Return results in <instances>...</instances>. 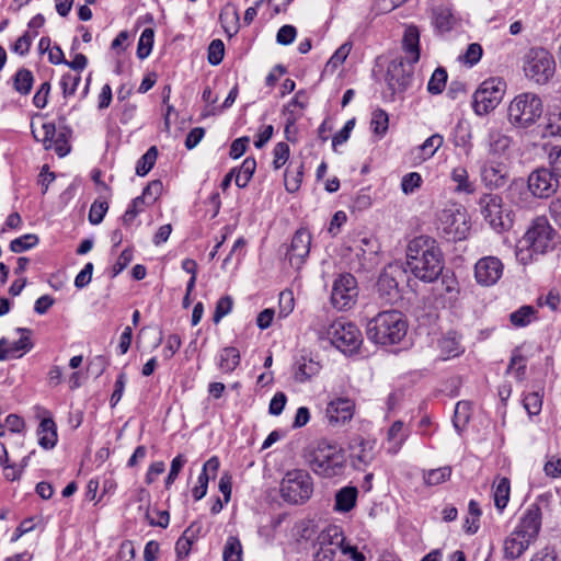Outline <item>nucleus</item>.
Returning a JSON list of instances; mask_svg holds the SVG:
<instances>
[{
	"instance_id": "obj_1",
	"label": "nucleus",
	"mask_w": 561,
	"mask_h": 561,
	"mask_svg": "<svg viewBox=\"0 0 561 561\" xmlns=\"http://www.w3.org/2000/svg\"><path fill=\"white\" fill-rule=\"evenodd\" d=\"M407 265L411 273L423 282H434L444 268V257L435 239L420 236L407 248Z\"/></svg>"
},
{
	"instance_id": "obj_2",
	"label": "nucleus",
	"mask_w": 561,
	"mask_h": 561,
	"mask_svg": "<svg viewBox=\"0 0 561 561\" xmlns=\"http://www.w3.org/2000/svg\"><path fill=\"white\" fill-rule=\"evenodd\" d=\"M556 245V232L543 217L536 218L516 244V257L523 264L535 254H543Z\"/></svg>"
},
{
	"instance_id": "obj_3",
	"label": "nucleus",
	"mask_w": 561,
	"mask_h": 561,
	"mask_svg": "<svg viewBox=\"0 0 561 561\" xmlns=\"http://www.w3.org/2000/svg\"><path fill=\"white\" fill-rule=\"evenodd\" d=\"M541 527V511L538 505H530L520 523L504 541V554L512 560L519 558L538 537Z\"/></svg>"
},
{
	"instance_id": "obj_4",
	"label": "nucleus",
	"mask_w": 561,
	"mask_h": 561,
	"mask_svg": "<svg viewBox=\"0 0 561 561\" xmlns=\"http://www.w3.org/2000/svg\"><path fill=\"white\" fill-rule=\"evenodd\" d=\"M407 332L408 322L397 310L378 313L367 328L368 337L380 345L398 344L405 337Z\"/></svg>"
},
{
	"instance_id": "obj_5",
	"label": "nucleus",
	"mask_w": 561,
	"mask_h": 561,
	"mask_svg": "<svg viewBox=\"0 0 561 561\" xmlns=\"http://www.w3.org/2000/svg\"><path fill=\"white\" fill-rule=\"evenodd\" d=\"M307 462L314 473L332 478L342 472L345 457L342 448L337 445L322 440L309 451Z\"/></svg>"
},
{
	"instance_id": "obj_6",
	"label": "nucleus",
	"mask_w": 561,
	"mask_h": 561,
	"mask_svg": "<svg viewBox=\"0 0 561 561\" xmlns=\"http://www.w3.org/2000/svg\"><path fill=\"white\" fill-rule=\"evenodd\" d=\"M541 99L530 92L516 95L507 108L508 122L516 128L531 127L542 115Z\"/></svg>"
},
{
	"instance_id": "obj_7",
	"label": "nucleus",
	"mask_w": 561,
	"mask_h": 561,
	"mask_svg": "<svg viewBox=\"0 0 561 561\" xmlns=\"http://www.w3.org/2000/svg\"><path fill=\"white\" fill-rule=\"evenodd\" d=\"M313 493L311 476L301 469L288 471L280 483L282 497L291 504H302Z\"/></svg>"
},
{
	"instance_id": "obj_8",
	"label": "nucleus",
	"mask_w": 561,
	"mask_h": 561,
	"mask_svg": "<svg viewBox=\"0 0 561 561\" xmlns=\"http://www.w3.org/2000/svg\"><path fill=\"white\" fill-rule=\"evenodd\" d=\"M323 334L333 346L344 354L356 352L363 341L358 328L345 319H337L332 322Z\"/></svg>"
},
{
	"instance_id": "obj_9",
	"label": "nucleus",
	"mask_w": 561,
	"mask_h": 561,
	"mask_svg": "<svg viewBox=\"0 0 561 561\" xmlns=\"http://www.w3.org/2000/svg\"><path fill=\"white\" fill-rule=\"evenodd\" d=\"M525 76L538 84L547 83L556 72V62L545 48H531L524 57Z\"/></svg>"
},
{
	"instance_id": "obj_10",
	"label": "nucleus",
	"mask_w": 561,
	"mask_h": 561,
	"mask_svg": "<svg viewBox=\"0 0 561 561\" xmlns=\"http://www.w3.org/2000/svg\"><path fill=\"white\" fill-rule=\"evenodd\" d=\"M506 83L501 78L484 80L473 93L472 108L477 115L492 112L502 101Z\"/></svg>"
},
{
	"instance_id": "obj_11",
	"label": "nucleus",
	"mask_w": 561,
	"mask_h": 561,
	"mask_svg": "<svg viewBox=\"0 0 561 561\" xmlns=\"http://www.w3.org/2000/svg\"><path fill=\"white\" fill-rule=\"evenodd\" d=\"M481 214L485 221L495 230H507L513 225V214L505 207L503 198L497 194H484L479 199Z\"/></svg>"
},
{
	"instance_id": "obj_12",
	"label": "nucleus",
	"mask_w": 561,
	"mask_h": 561,
	"mask_svg": "<svg viewBox=\"0 0 561 561\" xmlns=\"http://www.w3.org/2000/svg\"><path fill=\"white\" fill-rule=\"evenodd\" d=\"M345 537L337 525H328L317 536L314 561H334L337 551L342 552Z\"/></svg>"
},
{
	"instance_id": "obj_13",
	"label": "nucleus",
	"mask_w": 561,
	"mask_h": 561,
	"mask_svg": "<svg viewBox=\"0 0 561 561\" xmlns=\"http://www.w3.org/2000/svg\"><path fill=\"white\" fill-rule=\"evenodd\" d=\"M438 229L453 240H461L466 238L469 230L466 213L456 205L444 208L437 217Z\"/></svg>"
},
{
	"instance_id": "obj_14",
	"label": "nucleus",
	"mask_w": 561,
	"mask_h": 561,
	"mask_svg": "<svg viewBox=\"0 0 561 561\" xmlns=\"http://www.w3.org/2000/svg\"><path fill=\"white\" fill-rule=\"evenodd\" d=\"M358 295L356 278L350 274H341L334 280L331 302L339 310L350 309L356 301Z\"/></svg>"
},
{
	"instance_id": "obj_15",
	"label": "nucleus",
	"mask_w": 561,
	"mask_h": 561,
	"mask_svg": "<svg viewBox=\"0 0 561 561\" xmlns=\"http://www.w3.org/2000/svg\"><path fill=\"white\" fill-rule=\"evenodd\" d=\"M559 181L554 172L548 168H538L528 176V188L539 198H548L558 190Z\"/></svg>"
},
{
	"instance_id": "obj_16",
	"label": "nucleus",
	"mask_w": 561,
	"mask_h": 561,
	"mask_svg": "<svg viewBox=\"0 0 561 561\" xmlns=\"http://www.w3.org/2000/svg\"><path fill=\"white\" fill-rule=\"evenodd\" d=\"M310 245V232L305 228L298 229L291 239V243L287 252V257L291 266H295L296 268L301 267L309 255Z\"/></svg>"
},
{
	"instance_id": "obj_17",
	"label": "nucleus",
	"mask_w": 561,
	"mask_h": 561,
	"mask_svg": "<svg viewBox=\"0 0 561 561\" xmlns=\"http://www.w3.org/2000/svg\"><path fill=\"white\" fill-rule=\"evenodd\" d=\"M502 273L503 264L495 256L482 257L474 266L476 279L483 286L494 285L501 278Z\"/></svg>"
},
{
	"instance_id": "obj_18",
	"label": "nucleus",
	"mask_w": 561,
	"mask_h": 561,
	"mask_svg": "<svg viewBox=\"0 0 561 561\" xmlns=\"http://www.w3.org/2000/svg\"><path fill=\"white\" fill-rule=\"evenodd\" d=\"M412 65L409 67L403 60H393L390 62L387 70V82L392 93L403 92L412 81Z\"/></svg>"
},
{
	"instance_id": "obj_19",
	"label": "nucleus",
	"mask_w": 561,
	"mask_h": 561,
	"mask_svg": "<svg viewBox=\"0 0 561 561\" xmlns=\"http://www.w3.org/2000/svg\"><path fill=\"white\" fill-rule=\"evenodd\" d=\"M377 293L385 304H392L399 299V287L392 267L385 270L377 282Z\"/></svg>"
},
{
	"instance_id": "obj_20",
	"label": "nucleus",
	"mask_w": 561,
	"mask_h": 561,
	"mask_svg": "<svg viewBox=\"0 0 561 561\" xmlns=\"http://www.w3.org/2000/svg\"><path fill=\"white\" fill-rule=\"evenodd\" d=\"M351 457L356 468L367 466L374 459V442L354 437L350 443Z\"/></svg>"
},
{
	"instance_id": "obj_21",
	"label": "nucleus",
	"mask_w": 561,
	"mask_h": 561,
	"mask_svg": "<svg viewBox=\"0 0 561 561\" xmlns=\"http://www.w3.org/2000/svg\"><path fill=\"white\" fill-rule=\"evenodd\" d=\"M354 403L350 399L340 398L331 401L327 408V416L331 424H344L353 417Z\"/></svg>"
},
{
	"instance_id": "obj_22",
	"label": "nucleus",
	"mask_w": 561,
	"mask_h": 561,
	"mask_svg": "<svg viewBox=\"0 0 561 561\" xmlns=\"http://www.w3.org/2000/svg\"><path fill=\"white\" fill-rule=\"evenodd\" d=\"M321 365L307 354H301L294 364V378L297 382H305L319 374Z\"/></svg>"
},
{
	"instance_id": "obj_23",
	"label": "nucleus",
	"mask_w": 561,
	"mask_h": 561,
	"mask_svg": "<svg viewBox=\"0 0 561 561\" xmlns=\"http://www.w3.org/2000/svg\"><path fill=\"white\" fill-rule=\"evenodd\" d=\"M402 46L408 55V62L415 64L420 59V31L415 25H410L405 28Z\"/></svg>"
},
{
	"instance_id": "obj_24",
	"label": "nucleus",
	"mask_w": 561,
	"mask_h": 561,
	"mask_svg": "<svg viewBox=\"0 0 561 561\" xmlns=\"http://www.w3.org/2000/svg\"><path fill=\"white\" fill-rule=\"evenodd\" d=\"M481 179L486 186L502 187L506 183V169L503 164L486 163L481 169Z\"/></svg>"
},
{
	"instance_id": "obj_25",
	"label": "nucleus",
	"mask_w": 561,
	"mask_h": 561,
	"mask_svg": "<svg viewBox=\"0 0 561 561\" xmlns=\"http://www.w3.org/2000/svg\"><path fill=\"white\" fill-rule=\"evenodd\" d=\"M38 444L45 449H51L57 443V428L54 420L44 417L38 426Z\"/></svg>"
},
{
	"instance_id": "obj_26",
	"label": "nucleus",
	"mask_w": 561,
	"mask_h": 561,
	"mask_svg": "<svg viewBox=\"0 0 561 561\" xmlns=\"http://www.w3.org/2000/svg\"><path fill=\"white\" fill-rule=\"evenodd\" d=\"M358 490L355 486H344L335 494L334 511L347 513L356 505Z\"/></svg>"
},
{
	"instance_id": "obj_27",
	"label": "nucleus",
	"mask_w": 561,
	"mask_h": 561,
	"mask_svg": "<svg viewBox=\"0 0 561 561\" xmlns=\"http://www.w3.org/2000/svg\"><path fill=\"white\" fill-rule=\"evenodd\" d=\"M432 19L435 28L440 32H449L456 24V19L451 10L447 7L439 5L432 10Z\"/></svg>"
},
{
	"instance_id": "obj_28",
	"label": "nucleus",
	"mask_w": 561,
	"mask_h": 561,
	"mask_svg": "<svg viewBox=\"0 0 561 561\" xmlns=\"http://www.w3.org/2000/svg\"><path fill=\"white\" fill-rule=\"evenodd\" d=\"M538 319V311L533 306H522L510 314V322L515 328H524Z\"/></svg>"
},
{
	"instance_id": "obj_29",
	"label": "nucleus",
	"mask_w": 561,
	"mask_h": 561,
	"mask_svg": "<svg viewBox=\"0 0 561 561\" xmlns=\"http://www.w3.org/2000/svg\"><path fill=\"white\" fill-rule=\"evenodd\" d=\"M444 138L440 134H434L428 137L421 146L416 148L417 159L425 161L432 158L443 146Z\"/></svg>"
},
{
	"instance_id": "obj_30",
	"label": "nucleus",
	"mask_w": 561,
	"mask_h": 561,
	"mask_svg": "<svg viewBox=\"0 0 561 561\" xmlns=\"http://www.w3.org/2000/svg\"><path fill=\"white\" fill-rule=\"evenodd\" d=\"M304 175V165L297 164L294 165L293 163L289 164V167L285 171L284 175V184L285 188L289 193H295L299 190L301 181Z\"/></svg>"
},
{
	"instance_id": "obj_31",
	"label": "nucleus",
	"mask_w": 561,
	"mask_h": 561,
	"mask_svg": "<svg viewBox=\"0 0 561 561\" xmlns=\"http://www.w3.org/2000/svg\"><path fill=\"white\" fill-rule=\"evenodd\" d=\"M32 134L37 141L43 142L46 150H50L56 135V126L53 123H43L38 127L32 125Z\"/></svg>"
},
{
	"instance_id": "obj_32",
	"label": "nucleus",
	"mask_w": 561,
	"mask_h": 561,
	"mask_svg": "<svg viewBox=\"0 0 561 561\" xmlns=\"http://www.w3.org/2000/svg\"><path fill=\"white\" fill-rule=\"evenodd\" d=\"M240 364V352L233 347L228 346L225 347L219 357V368L224 373L233 371Z\"/></svg>"
},
{
	"instance_id": "obj_33",
	"label": "nucleus",
	"mask_w": 561,
	"mask_h": 561,
	"mask_svg": "<svg viewBox=\"0 0 561 561\" xmlns=\"http://www.w3.org/2000/svg\"><path fill=\"white\" fill-rule=\"evenodd\" d=\"M438 345L445 359L458 356L462 352L459 339L454 332H449L443 336Z\"/></svg>"
},
{
	"instance_id": "obj_34",
	"label": "nucleus",
	"mask_w": 561,
	"mask_h": 561,
	"mask_svg": "<svg viewBox=\"0 0 561 561\" xmlns=\"http://www.w3.org/2000/svg\"><path fill=\"white\" fill-rule=\"evenodd\" d=\"M256 169V161L254 158L248 157L241 164L240 168H237L236 174V185L240 188L245 187L250 180L252 179Z\"/></svg>"
},
{
	"instance_id": "obj_35",
	"label": "nucleus",
	"mask_w": 561,
	"mask_h": 561,
	"mask_svg": "<svg viewBox=\"0 0 561 561\" xmlns=\"http://www.w3.org/2000/svg\"><path fill=\"white\" fill-rule=\"evenodd\" d=\"M511 483L507 478H500L494 489V504L499 511H503L510 500Z\"/></svg>"
},
{
	"instance_id": "obj_36",
	"label": "nucleus",
	"mask_w": 561,
	"mask_h": 561,
	"mask_svg": "<svg viewBox=\"0 0 561 561\" xmlns=\"http://www.w3.org/2000/svg\"><path fill=\"white\" fill-rule=\"evenodd\" d=\"M451 180L457 184L456 192H462L468 194L473 193L474 186L469 181V175L465 168H455L451 172Z\"/></svg>"
},
{
	"instance_id": "obj_37",
	"label": "nucleus",
	"mask_w": 561,
	"mask_h": 561,
	"mask_svg": "<svg viewBox=\"0 0 561 561\" xmlns=\"http://www.w3.org/2000/svg\"><path fill=\"white\" fill-rule=\"evenodd\" d=\"M154 32L152 28L147 27L142 31L137 46V57L139 59L147 58L153 46Z\"/></svg>"
},
{
	"instance_id": "obj_38",
	"label": "nucleus",
	"mask_w": 561,
	"mask_h": 561,
	"mask_svg": "<svg viewBox=\"0 0 561 561\" xmlns=\"http://www.w3.org/2000/svg\"><path fill=\"white\" fill-rule=\"evenodd\" d=\"M146 205H148V203L146 202L145 197L138 196L134 198L123 215V225L127 227L130 226L135 218L145 210Z\"/></svg>"
},
{
	"instance_id": "obj_39",
	"label": "nucleus",
	"mask_w": 561,
	"mask_h": 561,
	"mask_svg": "<svg viewBox=\"0 0 561 561\" xmlns=\"http://www.w3.org/2000/svg\"><path fill=\"white\" fill-rule=\"evenodd\" d=\"M14 88L21 94H27L33 85V75L27 69H20L14 76Z\"/></svg>"
},
{
	"instance_id": "obj_40",
	"label": "nucleus",
	"mask_w": 561,
	"mask_h": 561,
	"mask_svg": "<svg viewBox=\"0 0 561 561\" xmlns=\"http://www.w3.org/2000/svg\"><path fill=\"white\" fill-rule=\"evenodd\" d=\"M490 150L494 153H502L508 149L511 138L499 130H492L489 135Z\"/></svg>"
},
{
	"instance_id": "obj_41",
	"label": "nucleus",
	"mask_w": 561,
	"mask_h": 561,
	"mask_svg": "<svg viewBox=\"0 0 561 561\" xmlns=\"http://www.w3.org/2000/svg\"><path fill=\"white\" fill-rule=\"evenodd\" d=\"M158 151L156 147H150L147 152L138 160L136 173L139 176L146 175L153 167L157 160Z\"/></svg>"
},
{
	"instance_id": "obj_42",
	"label": "nucleus",
	"mask_w": 561,
	"mask_h": 561,
	"mask_svg": "<svg viewBox=\"0 0 561 561\" xmlns=\"http://www.w3.org/2000/svg\"><path fill=\"white\" fill-rule=\"evenodd\" d=\"M242 547L237 537L230 536L224 548V561H242Z\"/></svg>"
},
{
	"instance_id": "obj_43",
	"label": "nucleus",
	"mask_w": 561,
	"mask_h": 561,
	"mask_svg": "<svg viewBox=\"0 0 561 561\" xmlns=\"http://www.w3.org/2000/svg\"><path fill=\"white\" fill-rule=\"evenodd\" d=\"M38 243V237L36 234L27 233L20 238H16L10 242V250L14 253H21L28 249H32Z\"/></svg>"
},
{
	"instance_id": "obj_44",
	"label": "nucleus",
	"mask_w": 561,
	"mask_h": 561,
	"mask_svg": "<svg viewBox=\"0 0 561 561\" xmlns=\"http://www.w3.org/2000/svg\"><path fill=\"white\" fill-rule=\"evenodd\" d=\"M447 81V72L444 68H437L433 72L428 83H427V90L432 94H438L440 93Z\"/></svg>"
},
{
	"instance_id": "obj_45",
	"label": "nucleus",
	"mask_w": 561,
	"mask_h": 561,
	"mask_svg": "<svg viewBox=\"0 0 561 561\" xmlns=\"http://www.w3.org/2000/svg\"><path fill=\"white\" fill-rule=\"evenodd\" d=\"M451 474L450 467L432 469L424 473V481L428 485H438L449 479Z\"/></svg>"
},
{
	"instance_id": "obj_46",
	"label": "nucleus",
	"mask_w": 561,
	"mask_h": 561,
	"mask_svg": "<svg viewBox=\"0 0 561 561\" xmlns=\"http://www.w3.org/2000/svg\"><path fill=\"white\" fill-rule=\"evenodd\" d=\"M389 117L388 114L382 110H376L371 117L373 131L378 136H383L388 130Z\"/></svg>"
},
{
	"instance_id": "obj_47",
	"label": "nucleus",
	"mask_w": 561,
	"mask_h": 561,
	"mask_svg": "<svg viewBox=\"0 0 561 561\" xmlns=\"http://www.w3.org/2000/svg\"><path fill=\"white\" fill-rule=\"evenodd\" d=\"M81 81L80 73H65L60 80V87L62 89L64 98L73 95Z\"/></svg>"
},
{
	"instance_id": "obj_48",
	"label": "nucleus",
	"mask_w": 561,
	"mask_h": 561,
	"mask_svg": "<svg viewBox=\"0 0 561 561\" xmlns=\"http://www.w3.org/2000/svg\"><path fill=\"white\" fill-rule=\"evenodd\" d=\"M351 49L352 44L348 42L341 45L327 62V69L335 70L337 67H340L347 58Z\"/></svg>"
},
{
	"instance_id": "obj_49",
	"label": "nucleus",
	"mask_w": 561,
	"mask_h": 561,
	"mask_svg": "<svg viewBox=\"0 0 561 561\" xmlns=\"http://www.w3.org/2000/svg\"><path fill=\"white\" fill-rule=\"evenodd\" d=\"M526 370V358L516 350L507 367V373H514L518 380H523Z\"/></svg>"
},
{
	"instance_id": "obj_50",
	"label": "nucleus",
	"mask_w": 561,
	"mask_h": 561,
	"mask_svg": "<svg viewBox=\"0 0 561 561\" xmlns=\"http://www.w3.org/2000/svg\"><path fill=\"white\" fill-rule=\"evenodd\" d=\"M423 180L420 173L410 172L405 174L401 180V190L405 195L414 193L421 187Z\"/></svg>"
},
{
	"instance_id": "obj_51",
	"label": "nucleus",
	"mask_w": 561,
	"mask_h": 561,
	"mask_svg": "<svg viewBox=\"0 0 561 561\" xmlns=\"http://www.w3.org/2000/svg\"><path fill=\"white\" fill-rule=\"evenodd\" d=\"M469 420V403L468 402H458L455 408V414L453 419V423L455 428L460 433L462 427L467 424Z\"/></svg>"
},
{
	"instance_id": "obj_52",
	"label": "nucleus",
	"mask_w": 561,
	"mask_h": 561,
	"mask_svg": "<svg viewBox=\"0 0 561 561\" xmlns=\"http://www.w3.org/2000/svg\"><path fill=\"white\" fill-rule=\"evenodd\" d=\"M18 332H20L22 336L18 341L9 343L12 355L20 351L28 352L33 347V343L30 339L31 331L28 329L19 328Z\"/></svg>"
},
{
	"instance_id": "obj_53",
	"label": "nucleus",
	"mask_w": 561,
	"mask_h": 561,
	"mask_svg": "<svg viewBox=\"0 0 561 561\" xmlns=\"http://www.w3.org/2000/svg\"><path fill=\"white\" fill-rule=\"evenodd\" d=\"M225 45L221 39H214L208 47V62L217 66L222 61Z\"/></svg>"
},
{
	"instance_id": "obj_54",
	"label": "nucleus",
	"mask_w": 561,
	"mask_h": 561,
	"mask_svg": "<svg viewBox=\"0 0 561 561\" xmlns=\"http://www.w3.org/2000/svg\"><path fill=\"white\" fill-rule=\"evenodd\" d=\"M163 190L162 182L160 180H153L144 188L142 197H145L148 205L153 204L161 195Z\"/></svg>"
},
{
	"instance_id": "obj_55",
	"label": "nucleus",
	"mask_w": 561,
	"mask_h": 561,
	"mask_svg": "<svg viewBox=\"0 0 561 561\" xmlns=\"http://www.w3.org/2000/svg\"><path fill=\"white\" fill-rule=\"evenodd\" d=\"M233 300L230 296L221 297L216 305L213 320L218 323L232 309Z\"/></svg>"
},
{
	"instance_id": "obj_56",
	"label": "nucleus",
	"mask_w": 561,
	"mask_h": 561,
	"mask_svg": "<svg viewBox=\"0 0 561 561\" xmlns=\"http://www.w3.org/2000/svg\"><path fill=\"white\" fill-rule=\"evenodd\" d=\"M56 153L62 158L67 156L70 151V145L68 144L67 133L64 130H60L59 133L56 131V135L53 139V148Z\"/></svg>"
},
{
	"instance_id": "obj_57",
	"label": "nucleus",
	"mask_w": 561,
	"mask_h": 561,
	"mask_svg": "<svg viewBox=\"0 0 561 561\" xmlns=\"http://www.w3.org/2000/svg\"><path fill=\"white\" fill-rule=\"evenodd\" d=\"M107 209H108V205L106 202L95 201L91 205V208L89 211V221L92 225H99L103 220Z\"/></svg>"
},
{
	"instance_id": "obj_58",
	"label": "nucleus",
	"mask_w": 561,
	"mask_h": 561,
	"mask_svg": "<svg viewBox=\"0 0 561 561\" xmlns=\"http://www.w3.org/2000/svg\"><path fill=\"white\" fill-rule=\"evenodd\" d=\"M545 135L561 136V108L549 114Z\"/></svg>"
},
{
	"instance_id": "obj_59",
	"label": "nucleus",
	"mask_w": 561,
	"mask_h": 561,
	"mask_svg": "<svg viewBox=\"0 0 561 561\" xmlns=\"http://www.w3.org/2000/svg\"><path fill=\"white\" fill-rule=\"evenodd\" d=\"M273 165L275 169L283 167L289 158V146L286 142H278L274 148Z\"/></svg>"
},
{
	"instance_id": "obj_60",
	"label": "nucleus",
	"mask_w": 561,
	"mask_h": 561,
	"mask_svg": "<svg viewBox=\"0 0 561 561\" xmlns=\"http://www.w3.org/2000/svg\"><path fill=\"white\" fill-rule=\"evenodd\" d=\"M541 398L537 392L528 393L524 398V407L530 415L539 414L541 410Z\"/></svg>"
},
{
	"instance_id": "obj_61",
	"label": "nucleus",
	"mask_w": 561,
	"mask_h": 561,
	"mask_svg": "<svg viewBox=\"0 0 561 561\" xmlns=\"http://www.w3.org/2000/svg\"><path fill=\"white\" fill-rule=\"evenodd\" d=\"M131 261H133V251L130 249H125L118 256L115 264L113 265L112 277H115L121 272H123Z\"/></svg>"
},
{
	"instance_id": "obj_62",
	"label": "nucleus",
	"mask_w": 561,
	"mask_h": 561,
	"mask_svg": "<svg viewBox=\"0 0 561 561\" xmlns=\"http://www.w3.org/2000/svg\"><path fill=\"white\" fill-rule=\"evenodd\" d=\"M294 309V297L290 291H283L279 295V317L286 318Z\"/></svg>"
},
{
	"instance_id": "obj_63",
	"label": "nucleus",
	"mask_w": 561,
	"mask_h": 561,
	"mask_svg": "<svg viewBox=\"0 0 561 561\" xmlns=\"http://www.w3.org/2000/svg\"><path fill=\"white\" fill-rule=\"evenodd\" d=\"M297 31L293 25L282 26L276 35V41L280 45H289L294 42Z\"/></svg>"
},
{
	"instance_id": "obj_64",
	"label": "nucleus",
	"mask_w": 561,
	"mask_h": 561,
	"mask_svg": "<svg viewBox=\"0 0 561 561\" xmlns=\"http://www.w3.org/2000/svg\"><path fill=\"white\" fill-rule=\"evenodd\" d=\"M548 160L554 175L561 178V147L554 146L550 149Z\"/></svg>"
}]
</instances>
